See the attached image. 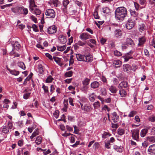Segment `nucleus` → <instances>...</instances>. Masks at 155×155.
Masks as SVG:
<instances>
[{
  "instance_id": "nucleus-61",
  "label": "nucleus",
  "mask_w": 155,
  "mask_h": 155,
  "mask_svg": "<svg viewBox=\"0 0 155 155\" xmlns=\"http://www.w3.org/2000/svg\"><path fill=\"white\" fill-rule=\"evenodd\" d=\"M98 23H97V22H95L96 25L99 28L100 25H102L104 22V21H98Z\"/></svg>"
},
{
  "instance_id": "nucleus-45",
  "label": "nucleus",
  "mask_w": 155,
  "mask_h": 155,
  "mask_svg": "<svg viewBox=\"0 0 155 155\" xmlns=\"http://www.w3.org/2000/svg\"><path fill=\"white\" fill-rule=\"evenodd\" d=\"M149 120L151 122H153L155 121V116L154 115H152L149 116L148 117Z\"/></svg>"
},
{
  "instance_id": "nucleus-19",
  "label": "nucleus",
  "mask_w": 155,
  "mask_h": 155,
  "mask_svg": "<svg viewBox=\"0 0 155 155\" xmlns=\"http://www.w3.org/2000/svg\"><path fill=\"white\" fill-rule=\"evenodd\" d=\"M139 43L138 44L139 46L142 45L145 43L146 41V39L145 37H143L139 38L138 39Z\"/></svg>"
},
{
  "instance_id": "nucleus-35",
  "label": "nucleus",
  "mask_w": 155,
  "mask_h": 155,
  "mask_svg": "<svg viewBox=\"0 0 155 155\" xmlns=\"http://www.w3.org/2000/svg\"><path fill=\"white\" fill-rule=\"evenodd\" d=\"M9 101L7 99H5L4 101V103H5L3 105L4 108H8V103H9Z\"/></svg>"
},
{
  "instance_id": "nucleus-52",
  "label": "nucleus",
  "mask_w": 155,
  "mask_h": 155,
  "mask_svg": "<svg viewBox=\"0 0 155 155\" xmlns=\"http://www.w3.org/2000/svg\"><path fill=\"white\" fill-rule=\"evenodd\" d=\"M114 54L115 55L117 56H120L122 55L121 52L117 50H116L114 51Z\"/></svg>"
},
{
  "instance_id": "nucleus-24",
  "label": "nucleus",
  "mask_w": 155,
  "mask_h": 155,
  "mask_svg": "<svg viewBox=\"0 0 155 155\" xmlns=\"http://www.w3.org/2000/svg\"><path fill=\"white\" fill-rule=\"evenodd\" d=\"M126 43L127 45H130L132 47L134 45V44L133 40L130 38H127V39Z\"/></svg>"
},
{
  "instance_id": "nucleus-22",
  "label": "nucleus",
  "mask_w": 155,
  "mask_h": 155,
  "mask_svg": "<svg viewBox=\"0 0 155 155\" xmlns=\"http://www.w3.org/2000/svg\"><path fill=\"white\" fill-rule=\"evenodd\" d=\"M119 94L122 97H125L127 94L126 91L124 89H121L119 90Z\"/></svg>"
},
{
  "instance_id": "nucleus-28",
  "label": "nucleus",
  "mask_w": 155,
  "mask_h": 155,
  "mask_svg": "<svg viewBox=\"0 0 155 155\" xmlns=\"http://www.w3.org/2000/svg\"><path fill=\"white\" fill-rule=\"evenodd\" d=\"M8 70L11 74L13 75H17L19 74V71L15 70H11L10 69H8Z\"/></svg>"
},
{
  "instance_id": "nucleus-56",
  "label": "nucleus",
  "mask_w": 155,
  "mask_h": 155,
  "mask_svg": "<svg viewBox=\"0 0 155 155\" xmlns=\"http://www.w3.org/2000/svg\"><path fill=\"white\" fill-rule=\"evenodd\" d=\"M52 3L54 6L57 7L59 4L58 0H53Z\"/></svg>"
},
{
  "instance_id": "nucleus-27",
  "label": "nucleus",
  "mask_w": 155,
  "mask_h": 155,
  "mask_svg": "<svg viewBox=\"0 0 155 155\" xmlns=\"http://www.w3.org/2000/svg\"><path fill=\"white\" fill-rule=\"evenodd\" d=\"M110 92L113 93H116L117 91V89L115 86H111L109 88Z\"/></svg>"
},
{
  "instance_id": "nucleus-63",
  "label": "nucleus",
  "mask_w": 155,
  "mask_h": 155,
  "mask_svg": "<svg viewBox=\"0 0 155 155\" xmlns=\"http://www.w3.org/2000/svg\"><path fill=\"white\" fill-rule=\"evenodd\" d=\"M86 42L85 43L82 42L81 41H79L78 42V45L81 46H83L84 45L86 44Z\"/></svg>"
},
{
  "instance_id": "nucleus-48",
  "label": "nucleus",
  "mask_w": 155,
  "mask_h": 155,
  "mask_svg": "<svg viewBox=\"0 0 155 155\" xmlns=\"http://www.w3.org/2000/svg\"><path fill=\"white\" fill-rule=\"evenodd\" d=\"M42 88L44 90V92L46 93H49L48 91V88L47 86H45V84H43Z\"/></svg>"
},
{
  "instance_id": "nucleus-10",
  "label": "nucleus",
  "mask_w": 155,
  "mask_h": 155,
  "mask_svg": "<svg viewBox=\"0 0 155 155\" xmlns=\"http://www.w3.org/2000/svg\"><path fill=\"white\" fill-rule=\"evenodd\" d=\"M149 153L151 155L155 154V144H153L150 146L148 150Z\"/></svg>"
},
{
  "instance_id": "nucleus-54",
  "label": "nucleus",
  "mask_w": 155,
  "mask_h": 155,
  "mask_svg": "<svg viewBox=\"0 0 155 155\" xmlns=\"http://www.w3.org/2000/svg\"><path fill=\"white\" fill-rule=\"evenodd\" d=\"M31 93H27L23 95V98L25 99H28L29 97L30 96Z\"/></svg>"
},
{
  "instance_id": "nucleus-41",
  "label": "nucleus",
  "mask_w": 155,
  "mask_h": 155,
  "mask_svg": "<svg viewBox=\"0 0 155 155\" xmlns=\"http://www.w3.org/2000/svg\"><path fill=\"white\" fill-rule=\"evenodd\" d=\"M103 12L106 14H109L110 13V9L108 8L105 7L103 8Z\"/></svg>"
},
{
  "instance_id": "nucleus-34",
  "label": "nucleus",
  "mask_w": 155,
  "mask_h": 155,
  "mask_svg": "<svg viewBox=\"0 0 155 155\" xmlns=\"http://www.w3.org/2000/svg\"><path fill=\"white\" fill-rule=\"evenodd\" d=\"M101 93L102 95L105 96L107 94L106 89L104 87L101 88Z\"/></svg>"
},
{
  "instance_id": "nucleus-57",
  "label": "nucleus",
  "mask_w": 155,
  "mask_h": 155,
  "mask_svg": "<svg viewBox=\"0 0 155 155\" xmlns=\"http://www.w3.org/2000/svg\"><path fill=\"white\" fill-rule=\"evenodd\" d=\"M12 5V4H6V5H2V6H0V7H1V8L2 9H4L6 7H10Z\"/></svg>"
},
{
  "instance_id": "nucleus-43",
  "label": "nucleus",
  "mask_w": 155,
  "mask_h": 155,
  "mask_svg": "<svg viewBox=\"0 0 155 155\" xmlns=\"http://www.w3.org/2000/svg\"><path fill=\"white\" fill-rule=\"evenodd\" d=\"M8 129V128H7L6 126H4L2 128V131L4 133L7 134L9 132V130Z\"/></svg>"
},
{
  "instance_id": "nucleus-60",
  "label": "nucleus",
  "mask_w": 155,
  "mask_h": 155,
  "mask_svg": "<svg viewBox=\"0 0 155 155\" xmlns=\"http://www.w3.org/2000/svg\"><path fill=\"white\" fill-rule=\"evenodd\" d=\"M13 125L12 123L8 121V128L9 129H11L12 128Z\"/></svg>"
},
{
  "instance_id": "nucleus-36",
  "label": "nucleus",
  "mask_w": 155,
  "mask_h": 155,
  "mask_svg": "<svg viewBox=\"0 0 155 155\" xmlns=\"http://www.w3.org/2000/svg\"><path fill=\"white\" fill-rule=\"evenodd\" d=\"M66 45H64L62 46H57V49L59 51H62L66 49Z\"/></svg>"
},
{
  "instance_id": "nucleus-59",
  "label": "nucleus",
  "mask_w": 155,
  "mask_h": 155,
  "mask_svg": "<svg viewBox=\"0 0 155 155\" xmlns=\"http://www.w3.org/2000/svg\"><path fill=\"white\" fill-rule=\"evenodd\" d=\"M59 114V111L58 110H56L55 111L54 113V115L56 118H58Z\"/></svg>"
},
{
  "instance_id": "nucleus-29",
  "label": "nucleus",
  "mask_w": 155,
  "mask_h": 155,
  "mask_svg": "<svg viewBox=\"0 0 155 155\" xmlns=\"http://www.w3.org/2000/svg\"><path fill=\"white\" fill-rule=\"evenodd\" d=\"M147 132V129H143L141 131L140 135L142 137H144Z\"/></svg>"
},
{
  "instance_id": "nucleus-18",
  "label": "nucleus",
  "mask_w": 155,
  "mask_h": 155,
  "mask_svg": "<svg viewBox=\"0 0 155 155\" xmlns=\"http://www.w3.org/2000/svg\"><path fill=\"white\" fill-rule=\"evenodd\" d=\"M53 59L55 62L60 66H62L63 65V64L61 63V58L56 57H54Z\"/></svg>"
},
{
  "instance_id": "nucleus-53",
  "label": "nucleus",
  "mask_w": 155,
  "mask_h": 155,
  "mask_svg": "<svg viewBox=\"0 0 155 155\" xmlns=\"http://www.w3.org/2000/svg\"><path fill=\"white\" fill-rule=\"evenodd\" d=\"M69 3V2L68 0H64L63 2L64 6L65 7H66Z\"/></svg>"
},
{
  "instance_id": "nucleus-33",
  "label": "nucleus",
  "mask_w": 155,
  "mask_h": 155,
  "mask_svg": "<svg viewBox=\"0 0 155 155\" xmlns=\"http://www.w3.org/2000/svg\"><path fill=\"white\" fill-rule=\"evenodd\" d=\"M145 26L143 24H141L139 26V29L140 32H142L145 29Z\"/></svg>"
},
{
  "instance_id": "nucleus-1",
  "label": "nucleus",
  "mask_w": 155,
  "mask_h": 155,
  "mask_svg": "<svg viewBox=\"0 0 155 155\" xmlns=\"http://www.w3.org/2000/svg\"><path fill=\"white\" fill-rule=\"evenodd\" d=\"M127 15V11L126 8L124 7L117 8L115 11V17L119 20H122Z\"/></svg>"
},
{
  "instance_id": "nucleus-3",
  "label": "nucleus",
  "mask_w": 155,
  "mask_h": 155,
  "mask_svg": "<svg viewBox=\"0 0 155 155\" xmlns=\"http://www.w3.org/2000/svg\"><path fill=\"white\" fill-rule=\"evenodd\" d=\"M45 15L48 16V18H54L55 16L54 11L52 9H47L45 13Z\"/></svg>"
},
{
  "instance_id": "nucleus-32",
  "label": "nucleus",
  "mask_w": 155,
  "mask_h": 155,
  "mask_svg": "<svg viewBox=\"0 0 155 155\" xmlns=\"http://www.w3.org/2000/svg\"><path fill=\"white\" fill-rule=\"evenodd\" d=\"M147 140L150 142H155V136L149 137H147Z\"/></svg>"
},
{
  "instance_id": "nucleus-21",
  "label": "nucleus",
  "mask_w": 155,
  "mask_h": 155,
  "mask_svg": "<svg viewBox=\"0 0 155 155\" xmlns=\"http://www.w3.org/2000/svg\"><path fill=\"white\" fill-rule=\"evenodd\" d=\"M91 110V106L88 104H85L83 107V110L84 111L89 112Z\"/></svg>"
},
{
  "instance_id": "nucleus-31",
  "label": "nucleus",
  "mask_w": 155,
  "mask_h": 155,
  "mask_svg": "<svg viewBox=\"0 0 155 155\" xmlns=\"http://www.w3.org/2000/svg\"><path fill=\"white\" fill-rule=\"evenodd\" d=\"M90 80L88 78H86L83 81L82 84L84 86L88 85L89 83Z\"/></svg>"
},
{
  "instance_id": "nucleus-16",
  "label": "nucleus",
  "mask_w": 155,
  "mask_h": 155,
  "mask_svg": "<svg viewBox=\"0 0 155 155\" xmlns=\"http://www.w3.org/2000/svg\"><path fill=\"white\" fill-rule=\"evenodd\" d=\"M128 86V84L127 82L124 81L120 83L118 86L119 89H122V88H126Z\"/></svg>"
},
{
  "instance_id": "nucleus-62",
  "label": "nucleus",
  "mask_w": 155,
  "mask_h": 155,
  "mask_svg": "<svg viewBox=\"0 0 155 155\" xmlns=\"http://www.w3.org/2000/svg\"><path fill=\"white\" fill-rule=\"evenodd\" d=\"M124 61H128L130 59L132 58L133 57L129 56H126L124 57Z\"/></svg>"
},
{
  "instance_id": "nucleus-40",
  "label": "nucleus",
  "mask_w": 155,
  "mask_h": 155,
  "mask_svg": "<svg viewBox=\"0 0 155 155\" xmlns=\"http://www.w3.org/2000/svg\"><path fill=\"white\" fill-rule=\"evenodd\" d=\"M93 106L94 107V108L95 109H97L100 107V103L99 102L97 101V102H95L93 104Z\"/></svg>"
},
{
  "instance_id": "nucleus-38",
  "label": "nucleus",
  "mask_w": 155,
  "mask_h": 155,
  "mask_svg": "<svg viewBox=\"0 0 155 155\" xmlns=\"http://www.w3.org/2000/svg\"><path fill=\"white\" fill-rule=\"evenodd\" d=\"M42 139L40 137L38 136L37 137L35 140V143L37 144H40L42 141Z\"/></svg>"
},
{
  "instance_id": "nucleus-25",
  "label": "nucleus",
  "mask_w": 155,
  "mask_h": 155,
  "mask_svg": "<svg viewBox=\"0 0 155 155\" xmlns=\"http://www.w3.org/2000/svg\"><path fill=\"white\" fill-rule=\"evenodd\" d=\"M95 96L96 95L94 93L90 94L89 96V100L91 101H94L95 100Z\"/></svg>"
},
{
  "instance_id": "nucleus-11",
  "label": "nucleus",
  "mask_w": 155,
  "mask_h": 155,
  "mask_svg": "<svg viewBox=\"0 0 155 155\" xmlns=\"http://www.w3.org/2000/svg\"><path fill=\"white\" fill-rule=\"evenodd\" d=\"M112 120L114 123L117 122L119 120V116L115 112H113L112 114Z\"/></svg>"
},
{
  "instance_id": "nucleus-6",
  "label": "nucleus",
  "mask_w": 155,
  "mask_h": 155,
  "mask_svg": "<svg viewBox=\"0 0 155 155\" xmlns=\"http://www.w3.org/2000/svg\"><path fill=\"white\" fill-rule=\"evenodd\" d=\"M79 37L83 40H86L88 39L91 38V35L87 33H83L80 35Z\"/></svg>"
},
{
  "instance_id": "nucleus-14",
  "label": "nucleus",
  "mask_w": 155,
  "mask_h": 155,
  "mask_svg": "<svg viewBox=\"0 0 155 155\" xmlns=\"http://www.w3.org/2000/svg\"><path fill=\"white\" fill-rule=\"evenodd\" d=\"M84 61L90 62L93 60V58L91 55L88 54L84 56Z\"/></svg>"
},
{
  "instance_id": "nucleus-37",
  "label": "nucleus",
  "mask_w": 155,
  "mask_h": 155,
  "mask_svg": "<svg viewBox=\"0 0 155 155\" xmlns=\"http://www.w3.org/2000/svg\"><path fill=\"white\" fill-rule=\"evenodd\" d=\"M130 69V66L129 64H126L123 66V70L125 72H127Z\"/></svg>"
},
{
  "instance_id": "nucleus-13",
  "label": "nucleus",
  "mask_w": 155,
  "mask_h": 155,
  "mask_svg": "<svg viewBox=\"0 0 155 155\" xmlns=\"http://www.w3.org/2000/svg\"><path fill=\"white\" fill-rule=\"evenodd\" d=\"M130 14L132 16L133 19H134L136 20L138 19L137 15L138 13L136 12L135 11L133 10H130Z\"/></svg>"
},
{
  "instance_id": "nucleus-9",
  "label": "nucleus",
  "mask_w": 155,
  "mask_h": 155,
  "mask_svg": "<svg viewBox=\"0 0 155 155\" xmlns=\"http://www.w3.org/2000/svg\"><path fill=\"white\" fill-rule=\"evenodd\" d=\"M58 39L60 42L62 44H65L67 41V39L65 37L62 35H60L59 36Z\"/></svg>"
},
{
  "instance_id": "nucleus-46",
  "label": "nucleus",
  "mask_w": 155,
  "mask_h": 155,
  "mask_svg": "<svg viewBox=\"0 0 155 155\" xmlns=\"http://www.w3.org/2000/svg\"><path fill=\"white\" fill-rule=\"evenodd\" d=\"M53 80V78L50 75L47 78L46 80V82L47 83H50Z\"/></svg>"
},
{
  "instance_id": "nucleus-47",
  "label": "nucleus",
  "mask_w": 155,
  "mask_h": 155,
  "mask_svg": "<svg viewBox=\"0 0 155 155\" xmlns=\"http://www.w3.org/2000/svg\"><path fill=\"white\" fill-rule=\"evenodd\" d=\"M38 69L39 71V72L40 74H42L43 72V66L41 64H39L38 65Z\"/></svg>"
},
{
  "instance_id": "nucleus-49",
  "label": "nucleus",
  "mask_w": 155,
  "mask_h": 155,
  "mask_svg": "<svg viewBox=\"0 0 155 155\" xmlns=\"http://www.w3.org/2000/svg\"><path fill=\"white\" fill-rule=\"evenodd\" d=\"M34 10V13L36 15H39L41 13V11L38 9L34 8V10Z\"/></svg>"
},
{
  "instance_id": "nucleus-51",
  "label": "nucleus",
  "mask_w": 155,
  "mask_h": 155,
  "mask_svg": "<svg viewBox=\"0 0 155 155\" xmlns=\"http://www.w3.org/2000/svg\"><path fill=\"white\" fill-rule=\"evenodd\" d=\"M23 8L22 10V13L24 15H27L28 12V9L26 8H24L23 7Z\"/></svg>"
},
{
  "instance_id": "nucleus-5",
  "label": "nucleus",
  "mask_w": 155,
  "mask_h": 155,
  "mask_svg": "<svg viewBox=\"0 0 155 155\" xmlns=\"http://www.w3.org/2000/svg\"><path fill=\"white\" fill-rule=\"evenodd\" d=\"M133 138L136 140H138L139 137V130L137 129H134L131 131Z\"/></svg>"
},
{
  "instance_id": "nucleus-42",
  "label": "nucleus",
  "mask_w": 155,
  "mask_h": 155,
  "mask_svg": "<svg viewBox=\"0 0 155 155\" xmlns=\"http://www.w3.org/2000/svg\"><path fill=\"white\" fill-rule=\"evenodd\" d=\"M110 136V134L108 133L107 132H104L102 134V137L103 138H106L107 137Z\"/></svg>"
},
{
  "instance_id": "nucleus-12",
  "label": "nucleus",
  "mask_w": 155,
  "mask_h": 155,
  "mask_svg": "<svg viewBox=\"0 0 155 155\" xmlns=\"http://www.w3.org/2000/svg\"><path fill=\"white\" fill-rule=\"evenodd\" d=\"M23 8L22 7H17L12 9V11L14 13L20 14Z\"/></svg>"
},
{
  "instance_id": "nucleus-2",
  "label": "nucleus",
  "mask_w": 155,
  "mask_h": 155,
  "mask_svg": "<svg viewBox=\"0 0 155 155\" xmlns=\"http://www.w3.org/2000/svg\"><path fill=\"white\" fill-rule=\"evenodd\" d=\"M136 20L133 19L132 17H131L127 21L126 25V27L128 29H130L133 28L135 25Z\"/></svg>"
},
{
  "instance_id": "nucleus-23",
  "label": "nucleus",
  "mask_w": 155,
  "mask_h": 155,
  "mask_svg": "<svg viewBox=\"0 0 155 155\" xmlns=\"http://www.w3.org/2000/svg\"><path fill=\"white\" fill-rule=\"evenodd\" d=\"M76 58L78 61H82L84 60V56L79 54H76Z\"/></svg>"
},
{
  "instance_id": "nucleus-8",
  "label": "nucleus",
  "mask_w": 155,
  "mask_h": 155,
  "mask_svg": "<svg viewBox=\"0 0 155 155\" xmlns=\"http://www.w3.org/2000/svg\"><path fill=\"white\" fill-rule=\"evenodd\" d=\"M122 35V31L119 29H116L114 31V36L115 37L120 38Z\"/></svg>"
},
{
  "instance_id": "nucleus-26",
  "label": "nucleus",
  "mask_w": 155,
  "mask_h": 155,
  "mask_svg": "<svg viewBox=\"0 0 155 155\" xmlns=\"http://www.w3.org/2000/svg\"><path fill=\"white\" fill-rule=\"evenodd\" d=\"M18 66L23 70H25L26 68L25 65L22 62H18L17 63Z\"/></svg>"
},
{
  "instance_id": "nucleus-50",
  "label": "nucleus",
  "mask_w": 155,
  "mask_h": 155,
  "mask_svg": "<svg viewBox=\"0 0 155 155\" xmlns=\"http://www.w3.org/2000/svg\"><path fill=\"white\" fill-rule=\"evenodd\" d=\"M94 16L95 19H99L100 17L99 16L98 12L97 11H95L94 13Z\"/></svg>"
},
{
  "instance_id": "nucleus-44",
  "label": "nucleus",
  "mask_w": 155,
  "mask_h": 155,
  "mask_svg": "<svg viewBox=\"0 0 155 155\" xmlns=\"http://www.w3.org/2000/svg\"><path fill=\"white\" fill-rule=\"evenodd\" d=\"M73 71H71L66 72L65 74V76L66 77H70L72 76Z\"/></svg>"
},
{
  "instance_id": "nucleus-4",
  "label": "nucleus",
  "mask_w": 155,
  "mask_h": 155,
  "mask_svg": "<svg viewBox=\"0 0 155 155\" xmlns=\"http://www.w3.org/2000/svg\"><path fill=\"white\" fill-rule=\"evenodd\" d=\"M20 45L19 42L18 41H15L13 45V49L12 51L10 52V54H13L15 53V50L18 51L20 48Z\"/></svg>"
},
{
  "instance_id": "nucleus-20",
  "label": "nucleus",
  "mask_w": 155,
  "mask_h": 155,
  "mask_svg": "<svg viewBox=\"0 0 155 155\" xmlns=\"http://www.w3.org/2000/svg\"><path fill=\"white\" fill-rule=\"evenodd\" d=\"M113 65L117 68L120 67L121 65V62L119 60H115L114 61Z\"/></svg>"
},
{
  "instance_id": "nucleus-17",
  "label": "nucleus",
  "mask_w": 155,
  "mask_h": 155,
  "mask_svg": "<svg viewBox=\"0 0 155 155\" xmlns=\"http://www.w3.org/2000/svg\"><path fill=\"white\" fill-rule=\"evenodd\" d=\"M100 85V83L97 81H94L91 84V87L95 89L98 88Z\"/></svg>"
},
{
  "instance_id": "nucleus-64",
  "label": "nucleus",
  "mask_w": 155,
  "mask_h": 155,
  "mask_svg": "<svg viewBox=\"0 0 155 155\" xmlns=\"http://www.w3.org/2000/svg\"><path fill=\"white\" fill-rule=\"evenodd\" d=\"M155 1V0H149V3L152 5V7H154L155 6V3L154 2Z\"/></svg>"
},
{
  "instance_id": "nucleus-30",
  "label": "nucleus",
  "mask_w": 155,
  "mask_h": 155,
  "mask_svg": "<svg viewBox=\"0 0 155 155\" xmlns=\"http://www.w3.org/2000/svg\"><path fill=\"white\" fill-rule=\"evenodd\" d=\"M114 148L117 152H122L123 151V147L115 145L114 146Z\"/></svg>"
},
{
  "instance_id": "nucleus-15",
  "label": "nucleus",
  "mask_w": 155,
  "mask_h": 155,
  "mask_svg": "<svg viewBox=\"0 0 155 155\" xmlns=\"http://www.w3.org/2000/svg\"><path fill=\"white\" fill-rule=\"evenodd\" d=\"M36 7V6L35 5L34 0H30V5L29 6L30 9L32 11L34 10V8H35Z\"/></svg>"
},
{
  "instance_id": "nucleus-58",
  "label": "nucleus",
  "mask_w": 155,
  "mask_h": 155,
  "mask_svg": "<svg viewBox=\"0 0 155 155\" xmlns=\"http://www.w3.org/2000/svg\"><path fill=\"white\" fill-rule=\"evenodd\" d=\"M32 28H33V30L35 32H37L38 31V27L35 24H33L32 25Z\"/></svg>"
},
{
  "instance_id": "nucleus-39",
  "label": "nucleus",
  "mask_w": 155,
  "mask_h": 155,
  "mask_svg": "<svg viewBox=\"0 0 155 155\" xmlns=\"http://www.w3.org/2000/svg\"><path fill=\"white\" fill-rule=\"evenodd\" d=\"M118 134L120 135H122L125 133V131L124 129L119 128L117 130Z\"/></svg>"
},
{
  "instance_id": "nucleus-55",
  "label": "nucleus",
  "mask_w": 155,
  "mask_h": 155,
  "mask_svg": "<svg viewBox=\"0 0 155 155\" xmlns=\"http://www.w3.org/2000/svg\"><path fill=\"white\" fill-rule=\"evenodd\" d=\"M87 89L88 87H87L86 86H84L82 87L81 90L84 93H87Z\"/></svg>"
},
{
  "instance_id": "nucleus-7",
  "label": "nucleus",
  "mask_w": 155,
  "mask_h": 155,
  "mask_svg": "<svg viewBox=\"0 0 155 155\" xmlns=\"http://www.w3.org/2000/svg\"><path fill=\"white\" fill-rule=\"evenodd\" d=\"M57 27L55 25L49 27L48 28L47 32L49 34L55 33L57 31Z\"/></svg>"
}]
</instances>
